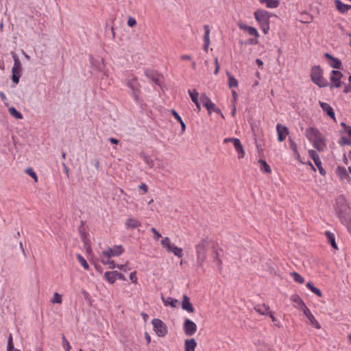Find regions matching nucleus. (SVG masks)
Returning a JSON list of instances; mask_svg holds the SVG:
<instances>
[{"label": "nucleus", "instance_id": "e2e57ef3", "mask_svg": "<svg viewBox=\"0 0 351 351\" xmlns=\"http://www.w3.org/2000/svg\"><path fill=\"white\" fill-rule=\"evenodd\" d=\"M115 276H117V279H119L121 280H125V276L122 274L118 272L117 271H116Z\"/></svg>", "mask_w": 351, "mask_h": 351}, {"label": "nucleus", "instance_id": "c85d7f7f", "mask_svg": "<svg viewBox=\"0 0 351 351\" xmlns=\"http://www.w3.org/2000/svg\"><path fill=\"white\" fill-rule=\"evenodd\" d=\"M162 302L165 304V306H171L172 307H176V305H177V303H178V300L176 299H174L173 298H171V297H168L167 298H164L163 297L162 298Z\"/></svg>", "mask_w": 351, "mask_h": 351}, {"label": "nucleus", "instance_id": "4c0bfd02", "mask_svg": "<svg viewBox=\"0 0 351 351\" xmlns=\"http://www.w3.org/2000/svg\"><path fill=\"white\" fill-rule=\"evenodd\" d=\"M77 258L84 269L88 270L89 269V265L87 261L81 254H77Z\"/></svg>", "mask_w": 351, "mask_h": 351}, {"label": "nucleus", "instance_id": "c03bdc74", "mask_svg": "<svg viewBox=\"0 0 351 351\" xmlns=\"http://www.w3.org/2000/svg\"><path fill=\"white\" fill-rule=\"evenodd\" d=\"M62 343H63V348H64L65 351H70L71 346H70L69 342L66 339L65 336H62Z\"/></svg>", "mask_w": 351, "mask_h": 351}, {"label": "nucleus", "instance_id": "393cba45", "mask_svg": "<svg viewBox=\"0 0 351 351\" xmlns=\"http://www.w3.org/2000/svg\"><path fill=\"white\" fill-rule=\"evenodd\" d=\"M83 221H82V225L80 227V232L81 235L82 240L84 243V245L89 246L90 245V239H88V234L86 233L84 230H82Z\"/></svg>", "mask_w": 351, "mask_h": 351}, {"label": "nucleus", "instance_id": "3c124183", "mask_svg": "<svg viewBox=\"0 0 351 351\" xmlns=\"http://www.w3.org/2000/svg\"><path fill=\"white\" fill-rule=\"evenodd\" d=\"M90 62H91L93 66H95L99 71L102 72L104 73V75L108 76L107 71H105L104 69H102L101 66L100 64H99L98 66L95 65V63H94V61H93V58H90Z\"/></svg>", "mask_w": 351, "mask_h": 351}, {"label": "nucleus", "instance_id": "9b49d317", "mask_svg": "<svg viewBox=\"0 0 351 351\" xmlns=\"http://www.w3.org/2000/svg\"><path fill=\"white\" fill-rule=\"evenodd\" d=\"M303 313L308 318L309 323L315 328L319 329L321 328L319 323L317 321L315 316L312 314L310 309L306 306L302 310Z\"/></svg>", "mask_w": 351, "mask_h": 351}, {"label": "nucleus", "instance_id": "58836bf2", "mask_svg": "<svg viewBox=\"0 0 351 351\" xmlns=\"http://www.w3.org/2000/svg\"><path fill=\"white\" fill-rule=\"evenodd\" d=\"M101 263L104 265H108L109 268L110 269H114L117 267V265L114 261H111L110 258H107L106 260L104 259V258H101Z\"/></svg>", "mask_w": 351, "mask_h": 351}, {"label": "nucleus", "instance_id": "c756f323", "mask_svg": "<svg viewBox=\"0 0 351 351\" xmlns=\"http://www.w3.org/2000/svg\"><path fill=\"white\" fill-rule=\"evenodd\" d=\"M168 252L173 253L175 256H176L178 258H181L183 256L182 249L174 245L170 248V250H168Z\"/></svg>", "mask_w": 351, "mask_h": 351}, {"label": "nucleus", "instance_id": "052dcab7", "mask_svg": "<svg viewBox=\"0 0 351 351\" xmlns=\"http://www.w3.org/2000/svg\"><path fill=\"white\" fill-rule=\"evenodd\" d=\"M343 225L347 227L348 230L351 233V221H342Z\"/></svg>", "mask_w": 351, "mask_h": 351}, {"label": "nucleus", "instance_id": "de8ad7c7", "mask_svg": "<svg viewBox=\"0 0 351 351\" xmlns=\"http://www.w3.org/2000/svg\"><path fill=\"white\" fill-rule=\"evenodd\" d=\"M269 315L271 321L274 323L276 326H277L278 328H280L282 326L280 322L276 319V318L275 317V316L274 315V313L272 312L269 313Z\"/></svg>", "mask_w": 351, "mask_h": 351}, {"label": "nucleus", "instance_id": "aec40b11", "mask_svg": "<svg viewBox=\"0 0 351 351\" xmlns=\"http://www.w3.org/2000/svg\"><path fill=\"white\" fill-rule=\"evenodd\" d=\"M254 309L261 315H267L271 312L269 310V306L265 304H258L254 306Z\"/></svg>", "mask_w": 351, "mask_h": 351}, {"label": "nucleus", "instance_id": "6e6d98bb", "mask_svg": "<svg viewBox=\"0 0 351 351\" xmlns=\"http://www.w3.org/2000/svg\"><path fill=\"white\" fill-rule=\"evenodd\" d=\"M136 24V21L134 17H129L128 20V25L129 27H133Z\"/></svg>", "mask_w": 351, "mask_h": 351}, {"label": "nucleus", "instance_id": "37998d69", "mask_svg": "<svg viewBox=\"0 0 351 351\" xmlns=\"http://www.w3.org/2000/svg\"><path fill=\"white\" fill-rule=\"evenodd\" d=\"M126 226L128 228H136L141 225L140 221H127Z\"/></svg>", "mask_w": 351, "mask_h": 351}, {"label": "nucleus", "instance_id": "0eeeda50", "mask_svg": "<svg viewBox=\"0 0 351 351\" xmlns=\"http://www.w3.org/2000/svg\"><path fill=\"white\" fill-rule=\"evenodd\" d=\"M124 252V247L122 245H115L112 247H108L101 253L102 256L110 258L112 256H119Z\"/></svg>", "mask_w": 351, "mask_h": 351}, {"label": "nucleus", "instance_id": "b1692460", "mask_svg": "<svg viewBox=\"0 0 351 351\" xmlns=\"http://www.w3.org/2000/svg\"><path fill=\"white\" fill-rule=\"evenodd\" d=\"M240 28L241 29L247 32L251 36H254L256 38H258L259 36V34H258L257 29L254 27L243 25L240 26Z\"/></svg>", "mask_w": 351, "mask_h": 351}, {"label": "nucleus", "instance_id": "39448f33", "mask_svg": "<svg viewBox=\"0 0 351 351\" xmlns=\"http://www.w3.org/2000/svg\"><path fill=\"white\" fill-rule=\"evenodd\" d=\"M126 85L132 91V95L134 97V99L136 102L139 101V91H140V84L138 82V80L136 77H132L131 78H128L126 80Z\"/></svg>", "mask_w": 351, "mask_h": 351}, {"label": "nucleus", "instance_id": "bf43d9fd", "mask_svg": "<svg viewBox=\"0 0 351 351\" xmlns=\"http://www.w3.org/2000/svg\"><path fill=\"white\" fill-rule=\"evenodd\" d=\"M171 114L175 117V119L176 120H178V121H181L182 117L179 115V114L174 109L171 110Z\"/></svg>", "mask_w": 351, "mask_h": 351}, {"label": "nucleus", "instance_id": "ddd939ff", "mask_svg": "<svg viewBox=\"0 0 351 351\" xmlns=\"http://www.w3.org/2000/svg\"><path fill=\"white\" fill-rule=\"evenodd\" d=\"M12 57L14 60V65L12 69V74H22V66L18 56L15 53L12 52Z\"/></svg>", "mask_w": 351, "mask_h": 351}, {"label": "nucleus", "instance_id": "423d86ee", "mask_svg": "<svg viewBox=\"0 0 351 351\" xmlns=\"http://www.w3.org/2000/svg\"><path fill=\"white\" fill-rule=\"evenodd\" d=\"M154 330L158 337H165L168 333V328L165 324L160 319L154 318L152 321Z\"/></svg>", "mask_w": 351, "mask_h": 351}, {"label": "nucleus", "instance_id": "1a4fd4ad", "mask_svg": "<svg viewBox=\"0 0 351 351\" xmlns=\"http://www.w3.org/2000/svg\"><path fill=\"white\" fill-rule=\"evenodd\" d=\"M184 331L186 335L192 336L197 331V325L194 322L186 319L184 323Z\"/></svg>", "mask_w": 351, "mask_h": 351}, {"label": "nucleus", "instance_id": "a211bd4d", "mask_svg": "<svg viewBox=\"0 0 351 351\" xmlns=\"http://www.w3.org/2000/svg\"><path fill=\"white\" fill-rule=\"evenodd\" d=\"M336 173L341 179V180L348 182L350 180L349 173H348L346 169L344 167H337Z\"/></svg>", "mask_w": 351, "mask_h": 351}, {"label": "nucleus", "instance_id": "6e6552de", "mask_svg": "<svg viewBox=\"0 0 351 351\" xmlns=\"http://www.w3.org/2000/svg\"><path fill=\"white\" fill-rule=\"evenodd\" d=\"M343 76V73L340 71L332 70L330 76V88L341 87L342 84L341 78Z\"/></svg>", "mask_w": 351, "mask_h": 351}, {"label": "nucleus", "instance_id": "0e129e2a", "mask_svg": "<svg viewBox=\"0 0 351 351\" xmlns=\"http://www.w3.org/2000/svg\"><path fill=\"white\" fill-rule=\"evenodd\" d=\"M139 189H142L145 193L147 192L148 188L146 184L142 183L139 185Z\"/></svg>", "mask_w": 351, "mask_h": 351}, {"label": "nucleus", "instance_id": "5fc2aeb1", "mask_svg": "<svg viewBox=\"0 0 351 351\" xmlns=\"http://www.w3.org/2000/svg\"><path fill=\"white\" fill-rule=\"evenodd\" d=\"M21 76V74L17 73V74H12V82L17 84L19 82L20 77Z\"/></svg>", "mask_w": 351, "mask_h": 351}, {"label": "nucleus", "instance_id": "9d476101", "mask_svg": "<svg viewBox=\"0 0 351 351\" xmlns=\"http://www.w3.org/2000/svg\"><path fill=\"white\" fill-rule=\"evenodd\" d=\"M324 56L328 60V64L330 67L335 69H341L342 62L339 58L332 56L328 53H325Z\"/></svg>", "mask_w": 351, "mask_h": 351}, {"label": "nucleus", "instance_id": "412c9836", "mask_svg": "<svg viewBox=\"0 0 351 351\" xmlns=\"http://www.w3.org/2000/svg\"><path fill=\"white\" fill-rule=\"evenodd\" d=\"M182 308L189 313H193L194 308L193 307L189 298L186 295H183L182 301Z\"/></svg>", "mask_w": 351, "mask_h": 351}, {"label": "nucleus", "instance_id": "473e14b6", "mask_svg": "<svg viewBox=\"0 0 351 351\" xmlns=\"http://www.w3.org/2000/svg\"><path fill=\"white\" fill-rule=\"evenodd\" d=\"M8 112L13 117L18 119H22L23 118V114L19 112L15 107H10L8 108Z\"/></svg>", "mask_w": 351, "mask_h": 351}, {"label": "nucleus", "instance_id": "4468645a", "mask_svg": "<svg viewBox=\"0 0 351 351\" xmlns=\"http://www.w3.org/2000/svg\"><path fill=\"white\" fill-rule=\"evenodd\" d=\"M319 104L322 108V110L330 118H332L335 121H336L335 114L330 105L328 103L323 101H319Z\"/></svg>", "mask_w": 351, "mask_h": 351}, {"label": "nucleus", "instance_id": "c9c22d12", "mask_svg": "<svg viewBox=\"0 0 351 351\" xmlns=\"http://www.w3.org/2000/svg\"><path fill=\"white\" fill-rule=\"evenodd\" d=\"M188 93L193 103H197L196 101H198V97L199 93L195 89L191 90L189 89L188 90Z\"/></svg>", "mask_w": 351, "mask_h": 351}, {"label": "nucleus", "instance_id": "774afa93", "mask_svg": "<svg viewBox=\"0 0 351 351\" xmlns=\"http://www.w3.org/2000/svg\"><path fill=\"white\" fill-rule=\"evenodd\" d=\"M178 122L180 123L182 132H184L186 130V124L183 121L182 119H181V121H179Z\"/></svg>", "mask_w": 351, "mask_h": 351}, {"label": "nucleus", "instance_id": "72a5a7b5", "mask_svg": "<svg viewBox=\"0 0 351 351\" xmlns=\"http://www.w3.org/2000/svg\"><path fill=\"white\" fill-rule=\"evenodd\" d=\"M161 245L162 246L168 250H170V248L173 245V244L171 243V240L169 237H165L161 240Z\"/></svg>", "mask_w": 351, "mask_h": 351}, {"label": "nucleus", "instance_id": "e433bc0d", "mask_svg": "<svg viewBox=\"0 0 351 351\" xmlns=\"http://www.w3.org/2000/svg\"><path fill=\"white\" fill-rule=\"evenodd\" d=\"M291 276L295 282L300 284H303L304 282V278L300 274L293 271L291 273Z\"/></svg>", "mask_w": 351, "mask_h": 351}, {"label": "nucleus", "instance_id": "f704fd0d", "mask_svg": "<svg viewBox=\"0 0 351 351\" xmlns=\"http://www.w3.org/2000/svg\"><path fill=\"white\" fill-rule=\"evenodd\" d=\"M213 261L215 263L218 269L221 271L222 269V261L219 257V254L217 251L214 252Z\"/></svg>", "mask_w": 351, "mask_h": 351}, {"label": "nucleus", "instance_id": "49530a36", "mask_svg": "<svg viewBox=\"0 0 351 351\" xmlns=\"http://www.w3.org/2000/svg\"><path fill=\"white\" fill-rule=\"evenodd\" d=\"M308 154L313 161L320 159L319 155L313 149L308 150Z\"/></svg>", "mask_w": 351, "mask_h": 351}, {"label": "nucleus", "instance_id": "20e7f679", "mask_svg": "<svg viewBox=\"0 0 351 351\" xmlns=\"http://www.w3.org/2000/svg\"><path fill=\"white\" fill-rule=\"evenodd\" d=\"M311 79L314 84L320 88L326 87L328 84L326 79L324 77L322 70L319 65L312 67Z\"/></svg>", "mask_w": 351, "mask_h": 351}, {"label": "nucleus", "instance_id": "69168bd1", "mask_svg": "<svg viewBox=\"0 0 351 351\" xmlns=\"http://www.w3.org/2000/svg\"><path fill=\"white\" fill-rule=\"evenodd\" d=\"M145 338L147 344H149L151 342V337L147 332H145Z\"/></svg>", "mask_w": 351, "mask_h": 351}, {"label": "nucleus", "instance_id": "a19ab883", "mask_svg": "<svg viewBox=\"0 0 351 351\" xmlns=\"http://www.w3.org/2000/svg\"><path fill=\"white\" fill-rule=\"evenodd\" d=\"M51 302L53 304H55V303L61 304L62 302V295H60L58 293L56 292L53 294V297L51 299Z\"/></svg>", "mask_w": 351, "mask_h": 351}, {"label": "nucleus", "instance_id": "cd10ccee", "mask_svg": "<svg viewBox=\"0 0 351 351\" xmlns=\"http://www.w3.org/2000/svg\"><path fill=\"white\" fill-rule=\"evenodd\" d=\"M258 162L260 164V168L263 172H265L267 173H271V169L269 165L267 164V162L265 160L260 159V160H258Z\"/></svg>", "mask_w": 351, "mask_h": 351}, {"label": "nucleus", "instance_id": "2eb2a0df", "mask_svg": "<svg viewBox=\"0 0 351 351\" xmlns=\"http://www.w3.org/2000/svg\"><path fill=\"white\" fill-rule=\"evenodd\" d=\"M290 300L292 302L295 304V307L301 311L306 307V305L305 304L304 302L297 293L293 294L291 296Z\"/></svg>", "mask_w": 351, "mask_h": 351}, {"label": "nucleus", "instance_id": "864d4df0", "mask_svg": "<svg viewBox=\"0 0 351 351\" xmlns=\"http://www.w3.org/2000/svg\"><path fill=\"white\" fill-rule=\"evenodd\" d=\"M214 63H215V69L214 71V74L215 75H217L218 73H219V61H218L217 57H215L214 58Z\"/></svg>", "mask_w": 351, "mask_h": 351}, {"label": "nucleus", "instance_id": "4be33fe9", "mask_svg": "<svg viewBox=\"0 0 351 351\" xmlns=\"http://www.w3.org/2000/svg\"><path fill=\"white\" fill-rule=\"evenodd\" d=\"M234 147L235 150L238 153V158H243L245 156V151L243 149V145L239 139H234Z\"/></svg>", "mask_w": 351, "mask_h": 351}, {"label": "nucleus", "instance_id": "dca6fc26", "mask_svg": "<svg viewBox=\"0 0 351 351\" xmlns=\"http://www.w3.org/2000/svg\"><path fill=\"white\" fill-rule=\"evenodd\" d=\"M204 36H203V40H204L203 49L206 52H207L208 49V47L210 45V27L208 25H205L204 26Z\"/></svg>", "mask_w": 351, "mask_h": 351}, {"label": "nucleus", "instance_id": "680f3d73", "mask_svg": "<svg viewBox=\"0 0 351 351\" xmlns=\"http://www.w3.org/2000/svg\"><path fill=\"white\" fill-rule=\"evenodd\" d=\"M62 167L64 168V171L65 174L69 178V170L68 167L66 166V163L64 162H63L62 163Z\"/></svg>", "mask_w": 351, "mask_h": 351}, {"label": "nucleus", "instance_id": "79ce46f5", "mask_svg": "<svg viewBox=\"0 0 351 351\" xmlns=\"http://www.w3.org/2000/svg\"><path fill=\"white\" fill-rule=\"evenodd\" d=\"M25 173L30 176L34 180L35 182H38V176L32 167L27 168L25 170Z\"/></svg>", "mask_w": 351, "mask_h": 351}, {"label": "nucleus", "instance_id": "f03ea898", "mask_svg": "<svg viewBox=\"0 0 351 351\" xmlns=\"http://www.w3.org/2000/svg\"><path fill=\"white\" fill-rule=\"evenodd\" d=\"M254 15L264 34H267L270 29L269 19L271 15L269 12L264 10H258L254 12Z\"/></svg>", "mask_w": 351, "mask_h": 351}, {"label": "nucleus", "instance_id": "f8f14e48", "mask_svg": "<svg viewBox=\"0 0 351 351\" xmlns=\"http://www.w3.org/2000/svg\"><path fill=\"white\" fill-rule=\"evenodd\" d=\"M276 132L278 134V140L280 142H282L285 140L286 136H287L289 133V129L287 127L282 125L280 123H278L276 125Z\"/></svg>", "mask_w": 351, "mask_h": 351}, {"label": "nucleus", "instance_id": "6ab92c4d", "mask_svg": "<svg viewBox=\"0 0 351 351\" xmlns=\"http://www.w3.org/2000/svg\"><path fill=\"white\" fill-rule=\"evenodd\" d=\"M324 235L326 237L327 242L331 245V247L334 250H338L339 247L336 243L335 234L330 231L327 230V231H325Z\"/></svg>", "mask_w": 351, "mask_h": 351}, {"label": "nucleus", "instance_id": "f3484780", "mask_svg": "<svg viewBox=\"0 0 351 351\" xmlns=\"http://www.w3.org/2000/svg\"><path fill=\"white\" fill-rule=\"evenodd\" d=\"M334 2L337 10L341 14H346L351 9V5L343 3L341 0H335Z\"/></svg>", "mask_w": 351, "mask_h": 351}, {"label": "nucleus", "instance_id": "7c9ffc66", "mask_svg": "<svg viewBox=\"0 0 351 351\" xmlns=\"http://www.w3.org/2000/svg\"><path fill=\"white\" fill-rule=\"evenodd\" d=\"M226 74L228 77V84L229 88L237 87L238 86L237 80L234 77H233L229 72H227Z\"/></svg>", "mask_w": 351, "mask_h": 351}, {"label": "nucleus", "instance_id": "603ef678", "mask_svg": "<svg viewBox=\"0 0 351 351\" xmlns=\"http://www.w3.org/2000/svg\"><path fill=\"white\" fill-rule=\"evenodd\" d=\"M130 280L133 283H135V284L137 283L138 278H137V276H136V271H132V272L130 273Z\"/></svg>", "mask_w": 351, "mask_h": 351}, {"label": "nucleus", "instance_id": "a878e982", "mask_svg": "<svg viewBox=\"0 0 351 351\" xmlns=\"http://www.w3.org/2000/svg\"><path fill=\"white\" fill-rule=\"evenodd\" d=\"M261 3H265L268 8H276L280 4L279 0H259Z\"/></svg>", "mask_w": 351, "mask_h": 351}, {"label": "nucleus", "instance_id": "f257e3e1", "mask_svg": "<svg viewBox=\"0 0 351 351\" xmlns=\"http://www.w3.org/2000/svg\"><path fill=\"white\" fill-rule=\"evenodd\" d=\"M305 135L315 149L319 152L324 150L326 147L325 138L317 129L309 128L306 129Z\"/></svg>", "mask_w": 351, "mask_h": 351}, {"label": "nucleus", "instance_id": "09e8293b", "mask_svg": "<svg viewBox=\"0 0 351 351\" xmlns=\"http://www.w3.org/2000/svg\"><path fill=\"white\" fill-rule=\"evenodd\" d=\"M200 99L204 106L206 105V104L211 101V99L206 94H202L200 97Z\"/></svg>", "mask_w": 351, "mask_h": 351}, {"label": "nucleus", "instance_id": "5701e85b", "mask_svg": "<svg viewBox=\"0 0 351 351\" xmlns=\"http://www.w3.org/2000/svg\"><path fill=\"white\" fill-rule=\"evenodd\" d=\"M197 346L195 339H186L184 341V351H194Z\"/></svg>", "mask_w": 351, "mask_h": 351}, {"label": "nucleus", "instance_id": "338daca9", "mask_svg": "<svg viewBox=\"0 0 351 351\" xmlns=\"http://www.w3.org/2000/svg\"><path fill=\"white\" fill-rule=\"evenodd\" d=\"M178 122L180 123L182 132H184L186 130V124L183 121L182 119H181V121H179Z\"/></svg>", "mask_w": 351, "mask_h": 351}, {"label": "nucleus", "instance_id": "a18cd8bd", "mask_svg": "<svg viewBox=\"0 0 351 351\" xmlns=\"http://www.w3.org/2000/svg\"><path fill=\"white\" fill-rule=\"evenodd\" d=\"M204 106L207 109L208 114H210L213 112L214 108H215V104L212 101H210Z\"/></svg>", "mask_w": 351, "mask_h": 351}, {"label": "nucleus", "instance_id": "ea45409f", "mask_svg": "<svg viewBox=\"0 0 351 351\" xmlns=\"http://www.w3.org/2000/svg\"><path fill=\"white\" fill-rule=\"evenodd\" d=\"M14 350L12 335L10 334L8 339L7 351H14Z\"/></svg>", "mask_w": 351, "mask_h": 351}, {"label": "nucleus", "instance_id": "13d9d810", "mask_svg": "<svg viewBox=\"0 0 351 351\" xmlns=\"http://www.w3.org/2000/svg\"><path fill=\"white\" fill-rule=\"evenodd\" d=\"M143 159L145 162L149 166V167H153V160L148 156H144Z\"/></svg>", "mask_w": 351, "mask_h": 351}, {"label": "nucleus", "instance_id": "bb28decb", "mask_svg": "<svg viewBox=\"0 0 351 351\" xmlns=\"http://www.w3.org/2000/svg\"><path fill=\"white\" fill-rule=\"evenodd\" d=\"M116 271H106L104 273V278L110 284L114 283L117 280V276H115Z\"/></svg>", "mask_w": 351, "mask_h": 351}, {"label": "nucleus", "instance_id": "8fccbe9b", "mask_svg": "<svg viewBox=\"0 0 351 351\" xmlns=\"http://www.w3.org/2000/svg\"><path fill=\"white\" fill-rule=\"evenodd\" d=\"M289 145H290V147L293 150V153L297 152L298 151L297 144L293 141L292 138H289Z\"/></svg>", "mask_w": 351, "mask_h": 351}, {"label": "nucleus", "instance_id": "7ed1b4c3", "mask_svg": "<svg viewBox=\"0 0 351 351\" xmlns=\"http://www.w3.org/2000/svg\"><path fill=\"white\" fill-rule=\"evenodd\" d=\"M210 242V241L208 237H205L202 238L200 241L195 245L197 262L199 266H202L206 260V252L208 248Z\"/></svg>", "mask_w": 351, "mask_h": 351}, {"label": "nucleus", "instance_id": "4d7b16f0", "mask_svg": "<svg viewBox=\"0 0 351 351\" xmlns=\"http://www.w3.org/2000/svg\"><path fill=\"white\" fill-rule=\"evenodd\" d=\"M151 231L154 233V239L156 240H158V239L162 237L161 234L159 232H158L155 228H152Z\"/></svg>", "mask_w": 351, "mask_h": 351}, {"label": "nucleus", "instance_id": "2f4dec72", "mask_svg": "<svg viewBox=\"0 0 351 351\" xmlns=\"http://www.w3.org/2000/svg\"><path fill=\"white\" fill-rule=\"evenodd\" d=\"M306 287L310 289L313 293L317 295L318 297L322 296V291L317 287H315L313 284L311 282L306 283Z\"/></svg>", "mask_w": 351, "mask_h": 351}]
</instances>
